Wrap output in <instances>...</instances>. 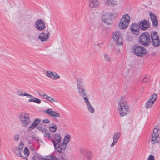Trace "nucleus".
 I'll return each instance as SVG.
<instances>
[{"label":"nucleus","mask_w":160,"mask_h":160,"mask_svg":"<svg viewBox=\"0 0 160 160\" xmlns=\"http://www.w3.org/2000/svg\"><path fill=\"white\" fill-rule=\"evenodd\" d=\"M54 119H55V120H56V121H58V119H57V118H54Z\"/></svg>","instance_id":"338daca9"},{"label":"nucleus","mask_w":160,"mask_h":160,"mask_svg":"<svg viewBox=\"0 0 160 160\" xmlns=\"http://www.w3.org/2000/svg\"><path fill=\"white\" fill-rule=\"evenodd\" d=\"M130 19V18L128 14H126L123 16L120 21L121 22H124L126 23H126L128 24Z\"/></svg>","instance_id":"6ab92c4d"},{"label":"nucleus","mask_w":160,"mask_h":160,"mask_svg":"<svg viewBox=\"0 0 160 160\" xmlns=\"http://www.w3.org/2000/svg\"><path fill=\"white\" fill-rule=\"evenodd\" d=\"M60 158L62 160H64L65 159L62 156L60 157Z\"/></svg>","instance_id":"052dcab7"},{"label":"nucleus","mask_w":160,"mask_h":160,"mask_svg":"<svg viewBox=\"0 0 160 160\" xmlns=\"http://www.w3.org/2000/svg\"><path fill=\"white\" fill-rule=\"evenodd\" d=\"M148 81L149 79L148 78L146 77H145L142 80V82H148Z\"/></svg>","instance_id":"4d7b16f0"},{"label":"nucleus","mask_w":160,"mask_h":160,"mask_svg":"<svg viewBox=\"0 0 160 160\" xmlns=\"http://www.w3.org/2000/svg\"><path fill=\"white\" fill-rule=\"evenodd\" d=\"M40 125L41 126H44V125L43 124V123L42 122L41 123Z\"/></svg>","instance_id":"0e129e2a"},{"label":"nucleus","mask_w":160,"mask_h":160,"mask_svg":"<svg viewBox=\"0 0 160 160\" xmlns=\"http://www.w3.org/2000/svg\"><path fill=\"white\" fill-rule=\"evenodd\" d=\"M51 116L54 117H59L60 114L59 112L53 111Z\"/></svg>","instance_id":"2f4dec72"},{"label":"nucleus","mask_w":160,"mask_h":160,"mask_svg":"<svg viewBox=\"0 0 160 160\" xmlns=\"http://www.w3.org/2000/svg\"><path fill=\"white\" fill-rule=\"evenodd\" d=\"M19 149H16L15 151V153L18 156L22 158L23 156L22 155L21 151H19Z\"/></svg>","instance_id":"f704fd0d"},{"label":"nucleus","mask_w":160,"mask_h":160,"mask_svg":"<svg viewBox=\"0 0 160 160\" xmlns=\"http://www.w3.org/2000/svg\"><path fill=\"white\" fill-rule=\"evenodd\" d=\"M153 26L157 28L158 26V18L153 19L151 20Z\"/></svg>","instance_id":"c85d7f7f"},{"label":"nucleus","mask_w":160,"mask_h":160,"mask_svg":"<svg viewBox=\"0 0 160 160\" xmlns=\"http://www.w3.org/2000/svg\"><path fill=\"white\" fill-rule=\"evenodd\" d=\"M70 139V136L69 134H68L65 136L63 140V142H65L68 144L69 142Z\"/></svg>","instance_id":"cd10ccee"},{"label":"nucleus","mask_w":160,"mask_h":160,"mask_svg":"<svg viewBox=\"0 0 160 160\" xmlns=\"http://www.w3.org/2000/svg\"><path fill=\"white\" fill-rule=\"evenodd\" d=\"M77 81L78 91L80 96L81 97L87 96L83 84V79L82 78H79L78 79Z\"/></svg>","instance_id":"20e7f679"},{"label":"nucleus","mask_w":160,"mask_h":160,"mask_svg":"<svg viewBox=\"0 0 160 160\" xmlns=\"http://www.w3.org/2000/svg\"><path fill=\"white\" fill-rule=\"evenodd\" d=\"M50 158V155L47 156V158L42 157V158L41 160H51V159H51Z\"/></svg>","instance_id":"5fc2aeb1"},{"label":"nucleus","mask_w":160,"mask_h":160,"mask_svg":"<svg viewBox=\"0 0 160 160\" xmlns=\"http://www.w3.org/2000/svg\"><path fill=\"white\" fill-rule=\"evenodd\" d=\"M52 111H53L52 110V109L50 108L46 110V113L47 114L49 115L50 116L51 115Z\"/></svg>","instance_id":"49530a36"},{"label":"nucleus","mask_w":160,"mask_h":160,"mask_svg":"<svg viewBox=\"0 0 160 160\" xmlns=\"http://www.w3.org/2000/svg\"><path fill=\"white\" fill-rule=\"evenodd\" d=\"M140 29L145 31L150 27V23L149 21L147 19H143L138 22Z\"/></svg>","instance_id":"0eeeda50"},{"label":"nucleus","mask_w":160,"mask_h":160,"mask_svg":"<svg viewBox=\"0 0 160 160\" xmlns=\"http://www.w3.org/2000/svg\"><path fill=\"white\" fill-rule=\"evenodd\" d=\"M47 100L52 102H58L57 100L53 99L51 97L49 96L48 98V99Z\"/></svg>","instance_id":"58836bf2"},{"label":"nucleus","mask_w":160,"mask_h":160,"mask_svg":"<svg viewBox=\"0 0 160 160\" xmlns=\"http://www.w3.org/2000/svg\"><path fill=\"white\" fill-rule=\"evenodd\" d=\"M40 96H41L42 97L44 98H46L47 99L48 98L49 96H48L46 94H45L44 93H43V94H41H41L40 95Z\"/></svg>","instance_id":"3c124183"},{"label":"nucleus","mask_w":160,"mask_h":160,"mask_svg":"<svg viewBox=\"0 0 160 160\" xmlns=\"http://www.w3.org/2000/svg\"><path fill=\"white\" fill-rule=\"evenodd\" d=\"M157 97V95L154 93L153 94L150 99V100L146 102L145 104V107L147 109L152 107L154 104V102L156 101Z\"/></svg>","instance_id":"1a4fd4ad"},{"label":"nucleus","mask_w":160,"mask_h":160,"mask_svg":"<svg viewBox=\"0 0 160 160\" xmlns=\"http://www.w3.org/2000/svg\"><path fill=\"white\" fill-rule=\"evenodd\" d=\"M37 128L39 131L43 133H44L45 131H47V130L44 128L38 126Z\"/></svg>","instance_id":"e433bc0d"},{"label":"nucleus","mask_w":160,"mask_h":160,"mask_svg":"<svg viewBox=\"0 0 160 160\" xmlns=\"http://www.w3.org/2000/svg\"><path fill=\"white\" fill-rule=\"evenodd\" d=\"M160 130L159 126L158 125L155 126L153 131V134L155 135L156 136H159V133L158 131Z\"/></svg>","instance_id":"4be33fe9"},{"label":"nucleus","mask_w":160,"mask_h":160,"mask_svg":"<svg viewBox=\"0 0 160 160\" xmlns=\"http://www.w3.org/2000/svg\"><path fill=\"white\" fill-rule=\"evenodd\" d=\"M17 92L19 96H25L24 93H23V91L18 90H17Z\"/></svg>","instance_id":"a18cd8bd"},{"label":"nucleus","mask_w":160,"mask_h":160,"mask_svg":"<svg viewBox=\"0 0 160 160\" xmlns=\"http://www.w3.org/2000/svg\"><path fill=\"white\" fill-rule=\"evenodd\" d=\"M138 42L140 44L143 46H149L151 43L150 34L147 32L142 33L138 38Z\"/></svg>","instance_id":"f03ea898"},{"label":"nucleus","mask_w":160,"mask_h":160,"mask_svg":"<svg viewBox=\"0 0 160 160\" xmlns=\"http://www.w3.org/2000/svg\"><path fill=\"white\" fill-rule=\"evenodd\" d=\"M81 153L87 158L88 160H90L92 156L91 152L90 151H88L86 149L82 148L80 149Z\"/></svg>","instance_id":"4468645a"},{"label":"nucleus","mask_w":160,"mask_h":160,"mask_svg":"<svg viewBox=\"0 0 160 160\" xmlns=\"http://www.w3.org/2000/svg\"><path fill=\"white\" fill-rule=\"evenodd\" d=\"M42 156L41 155H34L32 158L33 160H40V159H42Z\"/></svg>","instance_id":"c756f323"},{"label":"nucleus","mask_w":160,"mask_h":160,"mask_svg":"<svg viewBox=\"0 0 160 160\" xmlns=\"http://www.w3.org/2000/svg\"><path fill=\"white\" fill-rule=\"evenodd\" d=\"M22 158H23V159H26V160H28V158L26 157H24L23 156V157H22Z\"/></svg>","instance_id":"680f3d73"},{"label":"nucleus","mask_w":160,"mask_h":160,"mask_svg":"<svg viewBox=\"0 0 160 160\" xmlns=\"http://www.w3.org/2000/svg\"><path fill=\"white\" fill-rule=\"evenodd\" d=\"M19 136L18 134H15L14 136V139L15 141L18 140Z\"/></svg>","instance_id":"864d4df0"},{"label":"nucleus","mask_w":160,"mask_h":160,"mask_svg":"<svg viewBox=\"0 0 160 160\" xmlns=\"http://www.w3.org/2000/svg\"><path fill=\"white\" fill-rule=\"evenodd\" d=\"M158 37V33L157 32L154 31L151 32L150 37H151L152 41H153L154 40H157V39H160Z\"/></svg>","instance_id":"dca6fc26"},{"label":"nucleus","mask_w":160,"mask_h":160,"mask_svg":"<svg viewBox=\"0 0 160 160\" xmlns=\"http://www.w3.org/2000/svg\"><path fill=\"white\" fill-rule=\"evenodd\" d=\"M130 30L131 32L133 34L136 35H139L140 29L138 23V24L132 23L130 25Z\"/></svg>","instance_id":"6e6552de"},{"label":"nucleus","mask_w":160,"mask_h":160,"mask_svg":"<svg viewBox=\"0 0 160 160\" xmlns=\"http://www.w3.org/2000/svg\"><path fill=\"white\" fill-rule=\"evenodd\" d=\"M47 131H45L44 132V137H47L48 138H51V135L47 132Z\"/></svg>","instance_id":"c03bdc74"},{"label":"nucleus","mask_w":160,"mask_h":160,"mask_svg":"<svg viewBox=\"0 0 160 160\" xmlns=\"http://www.w3.org/2000/svg\"><path fill=\"white\" fill-rule=\"evenodd\" d=\"M54 138L56 141L58 143H61V137L60 134L56 133L55 134Z\"/></svg>","instance_id":"5701e85b"},{"label":"nucleus","mask_w":160,"mask_h":160,"mask_svg":"<svg viewBox=\"0 0 160 160\" xmlns=\"http://www.w3.org/2000/svg\"><path fill=\"white\" fill-rule=\"evenodd\" d=\"M24 146L23 142L22 141H21L19 143L18 149L19 150H22L23 149Z\"/></svg>","instance_id":"37998d69"},{"label":"nucleus","mask_w":160,"mask_h":160,"mask_svg":"<svg viewBox=\"0 0 160 160\" xmlns=\"http://www.w3.org/2000/svg\"><path fill=\"white\" fill-rule=\"evenodd\" d=\"M120 133L117 132L115 133L113 137V142L111 145V147H113L118 142L120 136Z\"/></svg>","instance_id":"2eb2a0df"},{"label":"nucleus","mask_w":160,"mask_h":160,"mask_svg":"<svg viewBox=\"0 0 160 160\" xmlns=\"http://www.w3.org/2000/svg\"><path fill=\"white\" fill-rule=\"evenodd\" d=\"M35 27L38 30H43L45 28V23L42 20L39 19L36 21Z\"/></svg>","instance_id":"9d476101"},{"label":"nucleus","mask_w":160,"mask_h":160,"mask_svg":"<svg viewBox=\"0 0 160 160\" xmlns=\"http://www.w3.org/2000/svg\"><path fill=\"white\" fill-rule=\"evenodd\" d=\"M28 101L29 102H35L38 104H40L41 102V100L40 99L34 97L33 98L28 99Z\"/></svg>","instance_id":"b1692460"},{"label":"nucleus","mask_w":160,"mask_h":160,"mask_svg":"<svg viewBox=\"0 0 160 160\" xmlns=\"http://www.w3.org/2000/svg\"><path fill=\"white\" fill-rule=\"evenodd\" d=\"M118 16V14L117 13H115L112 14H110V17L111 19L112 18H114Z\"/></svg>","instance_id":"09e8293b"},{"label":"nucleus","mask_w":160,"mask_h":160,"mask_svg":"<svg viewBox=\"0 0 160 160\" xmlns=\"http://www.w3.org/2000/svg\"><path fill=\"white\" fill-rule=\"evenodd\" d=\"M126 39L127 41L128 42H131L133 41V38L131 36L128 35L126 36Z\"/></svg>","instance_id":"72a5a7b5"},{"label":"nucleus","mask_w":160,"mask_h":160,"mask_svg":"<svg viewBox=\"0 0 160 160\" xmlns=\"http://www.w3.org/2000/svg\"><path fill=\"white\" fill-rule=\"evenodd\" d=\"M128 26V24L124 22H123L120 21V23L119 24V27L120 28L122 29H125L127 28Z\"/></svg>","instance_id":"412c9836"},{"label":"nucleus","mask_w":160,"mask_h":160,"mask_svg":"<svg viewBox=\"0 0 160 160\" xmlns=\"http://www.w3.org/2000/svg\"><path fill=\"white\" fill-rule=\"evenodd\" d=\"M36 141L38 142V143H42L43 142V141L42 140L40 139H37L36 140Z\"/></svg>","instance_id":"bf43d9fd"},{"label":"nucleus","mask_w":160,"mask_h":160,"mask_svg":"<svg viewBox=\"0 0 160 160\" xmlns=\"http://www.w3.org/2000/svg\"><path fill=\"white\" fill-rule=\"evenodd\" d=\"M51 159H51V160H59V158H58L56 157L55 155H50Z\"/></svg>","instance_id":"de8ad7c7"},{"label":"nucleus","mask_w":160,"mask_h":160,"mask_svg":"<svg viewBox=\"0 0 160 160\" xmlns=\"http://www.w3.org/2000/svg\"><path fill=\"white\" fill-rule=\"evenodd\" d=\"M104 57L105 59L107 61H110L111 60V58L109 56V55L107 54H105L104 55Z\"/></svg>","instance_id":"79ce46f5"},{"label":"nucleus","mask_w":160,"mask_h":160,"mask_svg":"<svg viewBox=\"0 0 160 160\" xmlns=\"http://www.w3.org/2000/svg\"><path fill=\"white\" fill-rule=\"evenodd\" d=\"M49 128L50 131L52 132H55L57 128L56 124L54 123L52 124V126H49Z\"/></svg>","instance_id":"393cba45"},{"label":"nucleus","mask_w":160,"mask_h":160,"mask_svg":"<svg viewBox=\"0 0 160 160\" xmlns=\"http://www.w3.org/2000/svg\"><path fill=\"white\" fill-rule=\"evenodd\" d=\"M155 158L154 156L151 155L148 158V160H154Z\"/></svg>","instance_id":"603ef678"},{"label":"nucleus","mask_w":160,"mask_h":160,"mask_svg":"<svg viewBox=\"0 0 160 160\" xmlns=\"http://www.w3.org/2000/svg\"><path fill=\"white\" fill-rule=\"evenodd\" d=\"M132 51L135 55L139 57H143L147 55L148 53L144 46H140L137 44L133 46Z\"/></svg>","instance_id":"f257e3e1"},{"label":"nucleus","mask_w":160,"mask_h":160,"mask_svg":"<svg viewBox=\"0 0 160 160\" xmlns=\"http://www.w3.org/2000/svg\"><path fill=\"white\" fill-rule=\"evenodd\" d=\"M24 95H25V96H27L28 98H33V96L31 95H30L29 94L26 93H24Z\"/></svg>","instance_id":"6e6d98bb"},{"label":"nucleus","mask_w":160,"mask_h":160,"mask_svg":"<svg viewBox=\"0 0 160 160\" xmlns=\"http://www.w3.org/2000/svg\"><path fill=\"white\" fill-rule=\"evenodd\" d=\"M52 142L53 143L54 147L55 149H56V147H57L58 145V143H57L54 140L52 139Z\"/></svg>","instance_id":"8fccbe9b"},{"label":"nucleus","mask_w":160,"mask_h":160,"mask_svg":"<svg viewBox=\"0 0 160 160\" xmlns=\"http://www.w3.org/2000/svg\"><path fill=\"white\" fill-rule=\"evenodd\" d=\"M89 6L92 8H95L98 6V0H89Z\"/></svg>","instance_id":"a211bd4d"},{"label":"nucleus","mask_w":160,"mask_h":160,"mask_svg":"<svg viewBox=\"0 0 160 160\" xmlns=\"http://www.w3.org/2000/svg\"><path fill=\"white\" fill-rule=\"evenodd\" d=\"M88 109L90 112L93 113L95 110L91 106V103L87 105Z\"/></svg>","instance_id":"7c9ffc66"},{"label":"nucleus","mask_w":160,"mask_h":160,"mask_svg":"<svg viewBox=\"0 0 160 160\" xmlns=\"http://www.w3.org/2000/svg\"><path fill=\"white\" fill-rule=\"evenodd\" d=\"M43 93H44V92H38V94H39V95H40V94L41 95V94H43Z\"/></svg>","instance_id":"69168bd1"},{"label":"nucleus","mask_w":160,"mask_h":160,"mask_svg":"<svg viewBox=\"0 0 160 160\" xmlns=\"http://www.w3.org/2000/svg\"><path fill=\"white\" fill-rule=\"evenodd\" d=\"M46 74L47 76L53 80L57 79L60 78V76L58 75L56 72L49 70L46 71Z\"/></svg>","instance_id":"ddd939ff"},{"label":"nucleus","mask_w":160,"mask_h":160,"mask_svg":"<svg viewBox=\"0 0 160 160\" xmlns=\"http://www.w3.org/2000/svg\"><path fill=\"white\" fill-rule=\"evenodd\" d=\"M107 5L108 6H113L116 4V2L114 0H108L107 2Z\"/></svg>","instance_id":"bb28decb"},{"label":"nucleus","mask_w":160,"mask_h":160,"mask_svg":"<svg viewBox=\"0 0 160 160\" xmlns=\"http://www.w3.org/2000/svg\"><path fill=\"white\" fill-rule=\"evenodd\" d=\"M86 96H84L83 97V99L84 102L87 105L90 104V102L89 101L88 99L86 97Z\"/></svg>","instance_id":"a19ab883"},{"label":"nucleus","mask_w":160,"mask_h":160,"mask_svg":"<svg viewBox=\"0 0 160 160\" xmlns=\"http://www.w3.org/2000/svg\"><path fill=\"white\" fill-rule=\"evenodd\" d=\"M102 21L103 22L109 24L108 22V20H111L110 14L109 13H107L103 15L102 18Z\"/></svg>","instance_id":"f3484780"},{"label":"nucleus","mask_w":160,"mask_h":160,"mask_svg":"<svg viewBox=\"0 0 160 160\" xmlns=\"http://www.w3.org/2000/svg\"><path fill=\"white\" fill-rule=\"evenodd\" d=\"M123 98L121 99L119 102V106H120V109L119 113L122 116L126 115L127 113L129 108L128 106L127 105V103L124 102Z\"/></svg>","instance_id":"7ed1b4c3"},{"label":"nucleus","mask_w":160,"mask_h":160,"mask_svg":"<svg viewBox=\"0 0 160 160\" xmlns=\"http://www.w3.org/2000/svg\"><path fill=\"white\" fill-rule=\"evenodd\" d=\"M41 121V120L40 119L37 118L35 119L32 123H33L34 125L37 127V125L39 124Z\"/></svg>","instance_id":"c9c22d12"},{"label":"nucleus","mask_w":160,"mask_h":160,"mask_svg":"<svg viewBox=\"0 0 160 160\" xmlns=\"http://www.w3.org/2000/svg\"><path fill=\"white\" fill-rule=\"evenodd\" d=\"M152 45L154 48H157L160 46V39H157V40H154L152 41Z\"/></svg>","instance_id":"aec40b11"},{"label":"nucleus","mask_w":160,"mask_h":160,"mask_svg":"<svg viewBox=\"0 0 160 160\" xmlns=\"http://www.w3.org/2000/svg\"><path fill=\"white\" fill-rule=\"evenodd\" d=\"M112 37L114 41L117 42V45H122V34L120 32L116 31L113 32Z\"/></svg>","instance_id":"39448f33"},{"label":"nucleus","mask_w":160,"mask_h":160,"mask_svg":"<svg viewBox=\"0 0 160 160\" xmlns=\"http://www.w3.org/2000/svg\"><path fill=\"white\" fill-rule=\"evenodd\" d=\"M32 138L33 139H35V138H36V137H35V136L33 135H32Z\"/></svg>","instance_id":"e2e57ef3"},{"label":"nucleus","mask_w":160,"mask_h":160,"mask_svg":"<svg viewBox=\"0 0 160 160\" xmlns=\"http://www.w3.org/2000/svg\"><path fill=\"white\" fill-rule=\"evenodd\" d=\"M42 122L43 123H49V121L48 119H45L42 120Z\"/></svg>","instance_id":"13d9d810"},{"label":"nucleus","mask_w":160,"mask_h":160,"mask_svg":"<svg viewBox=\"0 0 160 160\" xmlns=\"http://www.w3.org/2000/svg\"><path fill=\"white\" fill-rule=\"evenodd\" d=\"M60 145L59 143L56 147V150L57 151V152H58L62 155H64L65 150L66 149L67 144L65 142H63L62 143H60Z\"/></svg>","instance_id":"9b49d317"},{"label":"nucleus","mask_w":160,"mask_h":160,"mask_svg":"<svg viewBox=\"0 0 160 160\" xmlns=\"http://www.w3.org/2000/svg\"><path fill=\"white\" fill-rule=\"evenodd\" d=\"M37 127L33 123H32L28 128V130L29 131H31Z\"/></svg>","instance_id":"ea45409f"},{"label":"nucleus","mask_w":160,"mask_h":160,"mask_svg":"<svg viewBox=\"0 0 160 160\" xmlns=\"http://www.w3.org/2000/svg\"><path fill=\"white\" fill-rule=\"evenodd\" d=\"M24 153L25 154H27V157L29 155V151L27 147H25L24 149Z\"/></svg>","instance_id":"4c0bfd02"},{"label":"nucleus","mask_w":160,"mask_h":160,"mask_svg":"<svg viewBox=\"0 0 160 160\" xmlns=\"http://www.w3.org/2000/svg\"><path fill=\"white\" fill-rule=\"evenodd\" d=\"M21 121L24 126L27 125L29 124L30 123V119L29 115L28 113H22L19 116Z\"/></svg>","instance_id":"423d86ee"},{"label":"nucleus","mask_w":160,"mask_h":160,"mask_svg":"<svg viewBox=\"0 0 160 160\" xmlns=\"http://www.w3.org/2000/svg\"><path fill=\"white\" fill-rule=\"evenodd\" d=\"M45 32L41 33L38 36V39L41 42H44L48 40L49 37V33L48 31H45Z\"/></svg>","instance_id":"f8f14e48"},{"label":"nucleus","mask_w":160,"mask_h":160,"mask_svg":"<svg viewBox=\"0 0 160 160\" xmlns=\"http://www.w3.org/2000/svg\"><path fill=\"white\" fill-rule=\"evenodd\" d=\"M159 136H156L155 135H152V141L153 144L159 142V141L158 140Z\"/></svg>","instance_id":"a878e982"},{"label":"nucleus","mask_w":160,"mask_h":160,"mask_svg":"<svg viewBox=\"0 0 160 160\" xmlns=\"http://www.w3.org/2000/svg\"><path fill=\"white\" fill-rule=\"evenodd\" d=\"M37 139H38V138H35V139H34V140L35 141H36V140Z\"/></svg>","instance_id":"774afa93"},{"label":"nucleus","mask_w":160,"mask_h":160,"mask_svg":"<svg viewBox=\"0 0 160 160\" xmlns=\"http://www.w3.org/2000/svg\"><path fill=\"white\" fill-rule=\"evenodd\" d=\"M149 15L150 17L151 20L158 18L157 16L154 13L152 12H150Z\"/></svg>","instance_id":"473e14b6"}]
</instances>
